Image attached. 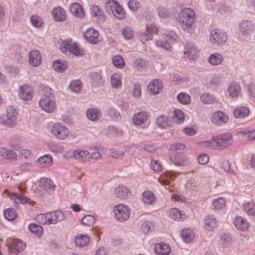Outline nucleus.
Segmentation results:
<instances>
[{"instance_id":"obj_55","label":"nucleus","mask_w":255,"mask_h":255,"mask_svg":"<svg viewBox=\"0 0 255 255\" xmlns=\"http://www.w3.org/2000/svg\"><path fill=\"white\" fill-rule=\"evenodd\" d=\"M174 119L178 123H182L184 120V115L180 110L174 111Z\"/></svg>"},{"instance_id":"obj_59","label":"nucleus","mask_w":255,"mask_h":255,"mask_svg":"<svg viewBox=\"0 0 255 255\" xmlns=\"http://www.w3.org/2000/svg\"><path fill=\"white\" fill-rule=\"evenodd\" d=\"M67 51L75 56H79L81 54V51L76 44L69 43Z\"/></svg>"},{"instance_id":"obj_42","label":"nucleus","mask_w":255,"mask_h":255,"mask_svg":"<svg viewBox=\"0 0 255 255\" xmlns=\"http://www.w3.org/2000/svg\"><path fill=\"white\" fill-rule=\"evenodd\" d=\"M201 101L205 104H211L215 101L214 97L208 93L202 94L200 96Z\"/></svg>"},{"instance_id":"obj_35","label":"nucleus","mask_w":255,"mask_h":255,"mask_svg":"<svg viewBox=\"0 0 255 255\" xmlns=\"http://www.w3.org/2000/svg\"><path fill=\"white\" fill-rule=\"evenodd\" d=\"M243 206L244 210L248 215L255 216V204L253 201L245 203Z\"/></svg>"},{"instance_id":"obj_17","label":"nucleus","mask_w":255,"mask_h":255,"mask_svg":"<svg viewBox=\"0 0 255 255\" xmlns=\"http://www.w3.org/2000/svg\"><path fill=\"white\" fill-rule=\"evenodd\" d=\"M90 11L92 16L98 17L99 22L102 23L105 21L106 17L99 6L93 5L91 6Z\"/></svg>"},{"instance_id":"obj_43","label":"nucleus","mask_w":255,"mask_h":255,"mask_svg":"<svg viewBox=\"0 0 255 255\" xmlns=\"http://www.w3.org/2000/svg\"><path fill=\"white\" fill-rule=\"evenodd\" d=\"M118 4L114 0H109L105 3V8L109 14L112 13Z\"/></svg>"},{"instance_id":"obj_19","label":"nucleus","mask_w":255,"mask_h":255,"mask_svg":"<svg viewBox=\"0 0 255 255\" xmlns=\"http://www.w3.org/2000/svg\"><path fill=\"white\" fill-rule=\"evenodd\" d=\"M69 10L74 15L82 18L84 16V12L82 6L77 2L71 4Z\"/></svg>"},{"instance_id":"obj_61","label":"nucleus","mask_w":255,"mask_h":255,"mask_svg":"<svg viewBox=\"0 0 255 255\" xmlns=\"http://www.w3.org/2000/svg\"><path fill=\"white\" fill-rule=\"evenodd\" d=\"M156 45L167 51H169L171 48L170 43L167 40L163 41L161 40H158L156 41Z\"/></svg>"},{"instance_id":"obj_48","label":"nucleus","mask_w":255,"mask_h":255,"mask_svg":"<svg viewBox=\"0 0 255 255\" xmlns=\"http://www.w3.org/2000/svg\"><path fill=\"white\" fill-rule=\"evenodd\" d=\"M225 205V200L223 198H220L214 200L213 206L215 210H220Z\"/></svg>"},{"instance_id":"obj_2","label":"nucleus","mask_w":255,"mask_h":255,"mask_svg":"<svg viewBox=\"0 0 255 255\" xmlns=\"http://www.w3.org/2000/svg\"><path fill=\"white\" fill-rule=\"evenodd\" d=\"M66 158H74L76 159L81 158L82 159H87L88 158H93L97 159L101 157V154L97 151H92L91 153L88 150L77 149L74 151H69L64 155Z\"/></svg>"},{"instance_id":"obj_54","label":"nucleus","mask_w":255,"mask_h":255,"mask_svg":"<svg viewBox=\"0 0 255 255\" xmlns=\"http://www.w3.org/2000/svg\"><path fill=\"white\" fill-rule=\"evenodd\" d=\"M95 222V218L94 217L90 215H87L85 216L82 219H81V223L83 225L90 226L92 225H93Z\"/></svg>"},{"instance_id":"obj_63","label":"nucleus","mask_w":255,"mask_h":255,"mask_svg":"<svg viewBox=\"0 0 255 255\" xmlns=\"http://www.w3.org/2000/svg\"><path fill=\"white\" fill-rule=\"evenodd\" d=\"M241 133L248 135V139L249 140H253L255 139V130H249L247 129L241 131Z\"/></svg>"},{"instance_id":"obj_51","label":"nucleus","mask_w":255,"mask_h":255,"mask_svg":"<svg viewBox=\"0 0 255 255\" xmlns=\"http://www.w3.org/2000/svg\"><path fill=\"white\" fill-rule=\"evenodd\" d=\"M112 62L113 64L119 68H122L125 65L123 58L120 55L115 56L113 58Z\"/></svg>"},{"instance_id":"obj_31","label":"nucleus","mask_w":255,"mask_h":255,"mask_svg":"<svg viewBox=\"0 0 255 255\" xmlns=\"http://www.w3.org/2000/svg\"><path fill=\"white\" fill-rule=\"evenodd\" d=\"M147 118L146 112H141L135 115L132 118V122L134 124L140 125L142 124Z\"/></svg>"},{"instance_id":"obj_20","label":"nucleus","mask_w":255,"mask_h":255,"mask_svg":"<svg viewBox=\"0 0 255 255\" xmlns=\"http://www.w3.org/2000/svg\"><path fill=\"white\" fill-rule=\"evenodd\" d=\"M234 224L237 229L242 231H246L249 227L248 222L246 219L241 217L236 218L234 220Z\"/></svg>"},{"instance_id":"obj_5","label":"nucleus","mask_w":255,"mask_h":255,"mask_svg":"<svg viewBox=\"0 0 255 255\" xmlns=\"http://www.w3.org/2000/svg\"><path fill=\"white\" fill-rule=\"evenodd\" d=\"M232 135L228 133L221 134L214 137L213 140L216 143V146L220 148L228 147L232 143Z\"/></svg>"},{"instance_id":"obj_50","label":"nucleus","mask_w":255,"mask_h":255,"mask_svg":"<svg viewBox=\"0 0 255 255\" xmlns=\"http://www.w3.org/2000/svg\"><path fill=\"white\" fill-rule=\"evenodd\" d=\"M147 65V62L142 58L136 59L133 62V65L138 70L145 68Z\"/></svg>"},{"instance_id":"obj_44","label":"nucleus","mask_w":255,"mask_h":255,"mask_svg":"<svg viewBox=\"0 0 255 255\" xmlns=\"http://www.w3.org/2000/svg\"><path fill=\"white\" fill-rule=\"evenodd\" d=\"M178 101L182 104L187 105L190 103V97L185 93H180L177 97Z\"/></svg>"},{"instance_id":"obj_9","label":"nucleus","mask_w":255,"mask_h":255,"mask_svg":"<svg viewBox=\"0 0 255 255\" xmlns=\"http://www.w3.org/2000/svg\"><path fill=\"white\" fill-rule=\"evenodd\" d=\"M83 35L86 40L91 44H96L99 41L98 39L99 33L93 28L88 29L83 33Z\"/></svg>"},{"instance_id":"obj_29","label":"nucleus","mask_w":255,"mask_h":255,"mask_svg":"<svg viewBox=\"0 0 255 255\" xmlns=\"http://www.w3.org/2000/svg\"><path fill=\"white\" fill-rule=\"evenodd\" d=\"M223 60V57L222 54L219 53L212 54L209 58V62L213 66L220 65Z\"/></svg>"},{"instance_id":"obj_1","label":"nucleus","mask_w":255,"mask_h":255,"mask_svg":"<svg viewBox=\"0 0 255 255\" xmlns=\"http://www.w3.org/2000/svg\"><path fill=\"white\" fill-rule=\"evenodd\" d=\"M195 11L190 8H186L179 14L178 21L182 28L187 32L191 30V26L195 21Z\"/></svg>"},{"instance_id":"obj_53","label":"nucleus","mask_w":255,"mask_h":255,"mask_svg":"<svg viewBox=\"0 0 255 255\" xmlns=\"http://www.w3.org/2000/svg\"><path fill=\"white\" fill-rule=\"evenodd\" d=\"M111 84L114 88H117L121 85L120 77L118 74H114L111 77Z\"/></svg>"},{"instance_id":"obj_8","label":"nucleus","mask_w":255,"mask_h":255,"mask_svg":"<svg viewBox=\"0 0 255 255\" xmlns=\"http://www.w3.org/2000/svg\"><path fill=\"white\" fill-rule=\"evenodd\" d=\"M199 50L193 43H188L184 48V54L190 60L196 59L198 55Z\"/></svg>"},{"instance_id":"obj_30","label":"nucleus","mask_w":255,"mask_h":255,"mask_svg":"<svg viewBox=\"0 0 255 255\" xmlns=\"http://www.w3.org/2000/svg\"><path fill=\"white\" fill-rule=\"evenodd\" d=\"M90 242V238L86 235H80L75 239V244L77 247H83L86 246Z\"/></svg>"},{"instance_id":"obj_62","label":"nucleus","mask_w":255,"mask_h":255,"mask_svg":"<svg viewBox=\"0 0 255 255\" xmlns=\"http://www.w3.org/2000/svg\"><path fill=\"white\" fill-rule=\"evenodd\" d=\"M129 8L132 11L137 10L140 6V3L135 0H130L128 2Z\"/></svg>"},{"instance_id":"obj_52","label":"nucleus","mask_w":255,"mask_h":255,"mask_svg":"<svg viewBox=\"0 0 255 255\" xmlns=\"http://www.w3.org/2000/svg\"><path fill=\"white\" fill-rule=\"evenodd\" d=\"M167 121V118L164 115H161L156 119L157 124L159 127L162 128H165L167 127L168 125Z\"/></svg>"},{"instance_id":"obj_25","label":"nucleus","mask_w":255,"mask_h":255,"mask_svg":"<svg viewBox=\"0 0 255 255\" xmlns=\"http://www.w3.org/2000/svg\"><path fill=\"white\" fill-rule=\"evenodd\" d=\"M170 252V247L166 244H158L155 245V252L158 255H168Z\"/></svg>"},{"instance_id":"obj_15","label":"nucleus","mask_w":255,"mask_h":255,"mask_svg":"<svg viewBox=\"0 0 255 255\" xmlns=\"http://www.w3.org/2000/svg\"><path fill=\"white\" fill-rule=\"evenodd\" d=\"M39 186L44 191L51 193L54 190L55 185L53 181L49 178H42L39 181Z\"/></svg>"},{"instance_id":"obj_33","label":"nucleus","mask_w":255,"mask_h":255,"mask_svg":"<svg viewBox=\"0 0 255 255\" xmlns=\"http://www.w3.org/2000/svg\"><path fill=\"white\" fill-rule=\"evenodd\" d=\"M161 89V84H160L159 81L156 79L151 82L148 86L149 91L153 94H158L159 92V90Z\"/></svg>"},{"instance_id":"obj_34","label":"nucleus","mask_w":255,"mask_h":255,"mask_svg":"<svg viewBox=\"0 0 255 255\" xmlns=\"http://www.w3.org/2000/svg\"><path fill=\"white\" fill-rule=\"evenodd\" d=\"M143 201L147 204H152L156 200V196L150 191H146L143 193Z\"/></svg>"},{"instance_id":"obj_27","label":"nucleus","mask_w":255,"mask_h":255,"mask_svg":"<svg viewBox=\"0 0 255 255\" xmlns=\"http://www.w3.org/2000/svg\"><path fill=\"white\" fill-rule=\"evenodd\" d=\"M0 124L4 126L12 127L16 124V117L14 116H9L2 117L0 118Z\"/></svg>"},{"instance_id":"obj_49","label":"nucleus","mask_w":255,"mask_h":255,"mask_svg":"<svg viewBox=\"0 0 255 255\" xmlns=\"http://www.w3.org/2000/svg\"><path fill=\"white\" fill-rule=\"evenodd\" d=\"M71 91L75 93H79L81 89V82L80 80L72 81L69 85Z\"/></svg>"},{"instance_id":"obj_3","label":"nucleus","mask_w":255,"mask_h":255,"mask_svg":"<svg viewBox=\"0 0 255 255\" xmlns=\"http://www.w3.org/2000/svg\"><path fill=\"white\" fill-rule=\"evenodd\" d=\"M53 160H29L21 163L20 168L21 170H29L32 168H46L52 165Z\"/></svg>"},{"instance_id":"obj_13","label":"nucleus","mask_w":255,"mask_h":255,"mask_svg":"<svg viewBox=\"0 0 255 255\" xmlns=\"http://www.w3.org/2000/svg\"><path fill=\"white\" fill-rule=\"evenodd\" d=\"M42 56L40 52L36 50L31 51L29 53V63L33 66H37L40 64Z\"/></svg>"},{"instance_id":"obj_22","label":"nucleus","mask_w":255,"mask_h":255,"mask_svg":"<svg viewBox=\"0 0 255 255\" xmlns=\"http://www.w3.org/2000/svg\"><path fill=\"white\" fill-rule=\"evenodd\" d=\"M52 12L54 19L56 21H63L66 19V15L65 11L60 7L53 8Z\"/></svg>"},{"instance_id":"obj_18","label":"nucleus","mask_w":255,"mask_h":255,"mask_svg":"<svg viewBox=\"0 0 255 255\" xmlns=\"http://www.w3.org/2000/svg\"><path fill=\"white\" fill-rule=\"evenodd\" d=\"M49 218L50 224H56L58 222L62 221L64 218L63 213L58 210L53 212L48 213V217Z\"/></svg>"},{"instance_id":"obj_45","label":"nucleus","mask_w":255,"mask_h":255,"mask_svg":"<svg viewBox=\"0 0 255 255\" xmlns=\"http://www.w3.org/2000/svg\"><path fill=\"white\" fill-rule=\"evenodd\" d=\"M30 22L32 26L36 28H39L42 25V20L40 17L37 15H32L31 16Z\"/></svg>"},{"instance_id":"obj_46","label":"nucleus","mask_w":255,"mask_h":255,"mask_svg":"<svg viewBox=\"0 0 255 255\" xmlns=\"http://www.w3.org/2000/svg\"><path fill=\"white\" fill-rule=\"evenodd\" d=\"M4 216L8 221L13 220L16 217V213L13 208H9L4 210Z\"/></svg>"},{"instance_id":"obj_37","label":"nucleus","mask_w":255,"mask_h":255,"mask_svg":"<svg viewBox=\"0 0 255 255\" xmlns=\"http://www.w3.org/2000/svg\"><path fill=\"white\" fill-rule=\"evenodd\" d=\"M9 197L13 200H14L15 203H21L25 204L28 202L29 199L16 193H12L9 195Z\"/></svg>"},{"instance_id":"obj_23","label":"nucleus","mask_w":255,"mask_h":255,"mask_svg":"<svg viewBox=\"0 0 255 255\" xmlns=\"http://www.w3.org/2000/svg\"><path fill=\"white\" fill-rule=\"evenodd\" d=\"M25 247V244L20 240L17 241L8 247V250L12 253H17L23 250Z\"/></svg>"},{"instance_id":"obj_57","label":"nucleus","mask_w":255,"mask_h":255,"mask_svg":"<svg viewBox=\"0 0 255 255\" xmlns=\"http://www.w3.org/2000/svg\"><path fill=\"white\" fill-rule=\"evenodd\" d=\"M185 146L184 144L182 143H174L170 146V149L174 152H176V154L181 153L182 151L184 149Z\"/></svg>"},{"instance_id":"obj_26","label":"nucleus","mask_w":255,"mask_h":255,"mask_svg":"<svg viewBox=\"0 0 255 255\" xmlns=\"http://www.w3.org/2000/svg\"><path fill=\"white\" fill-rule=\"evenodd\" d=\"M228 90L229 95L233 98L237 97L241 92V87L237 83H232L228 87Z\"/></svg>"},{"instance_id":"obj_40","label":"nucleus","mask_w":255,"mask_h":255,"mask_svg":"<svg viewBox=\"0 0 255 255\" xmlns=\"http://www.w3.org/2000/svg\"><path fill=\"white\" fill-rule=\"evenodd\" d=\"M112 14L120 20L123 19L126 16V12L123 7L118 4Z\"/></svg>"},{"instance_id":"obj_4","label":"nucleus","mask_w":255,"mask_h":255,"mask_svg":"<svg viewBox=\"0 0 255 255\" xmlns=\"http://www.w3.org/2000/svg\"><path fill=\"white\" fill-rule=\"evenodd\" d=\"M114 212L115 218L121 222L127 220L130 215V210L128 207L123 204L115 206Z\"/></svg>"},{"instance_id":"obj_38","label":"nucleus","mask_w":255,"mask_h":255,"mask_svg":"<svg viewBox=\"0 0 255 255\" xmlns=\"http://www.w3.org/2000/svg\"><path fill=\"white\" fill-rule=\"evenodd\" d=\"M206 227L209 231L212 230L214 228L216 227L217 225V220L212 216H207L205 219Z\"/></svg>"},{"instance_id":"obj_56","label":"nucleus","mask_w":255,"mask_h":255,"mask_svg":"<svg viewBox=\"0 0 255 255\" xmlns=\"http://www.w3.org/2000/svg\"><path fill=\"white\" fill-rule=\"evenodd\" d=\"M98 112L94 109H90L87 110L86 115L88 119L91 121H95L98 119Z\"/></svg>"},{"instance_id":"obj_6","label":"nucleus","mask_w":255,"mask_h":255,"mask_svg":"<svg viewBox=\"0 0 255 255\" xmlns=\"http://www.w3.org/2000/svg\"><path fill=\"white\" fill-rule=\"evenodd\" d=\"M227 36L226 33L220 29H215L211 31L210 40L213 43L224 44L227 41Z\"/></svg>"},{"instance_id":"obj_21","label":"nucleus","mask_w":255,"mask_h":255,"mask_svg":"<svg viewBox=\"0 0 255 255\" xmlns=\"http://www.w3.org/2000/svg\"><path fill=\"white\" fill-rule=\"evenodd\" d=\"M114 193L117 198L122 199H126L128 196V189L124 185H120L116 187Z\"/></svg>"},{"instance_id":"obj_36","label":"nucleus","mask_w":255,"mask_h":255,"mask_svg":"<svg viewBox=\"0 0 255 255\" xmlns=\"http://www.w3.org/2000/svg\"><path fill=\"white\" fill-rule=\"evenodd\" d=\"M183 241L186 243L190 242L194 238L193 232L188 229H183L181 232Z\"/></svg>"},{"instance_id":"obj_60","label":"nucleus","mask_w":255,"mask_h":255,"mask_svg":"<svg viewBox=\"0 0 255 255\" xmlns=\"http://www.w3.org/2000/svg\"><path fill=\"white\" fill-rule=\"evenodd\" d=\"M151 169L156 172H160L162 171V165L159 160H151L150 163Z\"/></svg>"},{"instance_id":"obj_24","label":"nucleus","mask_w":255,"mask_h":255,"mask_svg":"<svg viewBox=\"0 0 255 255\" xmlns=\"http://www.w3.org/2000/svg\"><path fill=\"white\" fill-rule=\"evenodd\" d=\"M249 112L250 111L248 107L240 106L234 110L233 114L236 118H243L247 116Z\"/></svg>"},{"instance_id":"obj_41","label":"nucleus","mask_w":255,"mask_h":255,"mask_svg":"<svg viewBox=\"0 0 255 255\" xmlns=\"http://www.w3.org/2000/svg\"><path fill=\"white\" fill-rule=\"evenodd\" d=\"M29 230L35 235L40 236L43 232V228L36 224H30L29 226Z\"/></svg>"},{"instance_id":"obj_14","label":"nucleus","mask_w":255,"mask_h":255,"mask_svg":"<svg viewBox=\"0 0 255 255\" xmlns=\"http://www.w3.org/2000/svg\"><path fill=\"white\" fill-rule=\"evenodd\" d=\"M254 24L251 21L243 20L239 24V30L244 35L249 34L254 29Z\"/></svg>"},{"instance_id":"obj_28","label":"nucleus","mask_w":255,"mask_h":255,"mask_svg":"<svg viewBox=\"0 0 255 255\" xmlns=\"http://www.w3.org/2000/svg\"><path fill=\"white\" fill-rule=\"evenodd\" d=\"M0 155L6 159H13L16 158V153L12 150L7 149L4 147H0Z\"/></svg>"},{"instance_id":"obj_12","label":"nucleus","mask_w":255,"mask_h":255,"mask_svg":"<svg viewBox=\"0 0 255 255\" xmlns=\"http://www.w3.org/2000/svg\"><path fill=\"white\" fill-rule=\"evenodd\" d=\"M32 88L28 85H23L20 87L18 95L20 99L28 101L32 98Z\"/></svg>"},{"instance_id":"obj_10","label":"nucleus","mask_w":255,"mask_h":255,"mask_svg":"<svg viewBox=\"0 0 255 255\" xmlns=\"http://www.w3.org/2000/svg\"><path fill=\"white\" fill-rule=\"evenodd\" d=\"M39 104L41 109L47 113H52L55 109V103L51 99L41 98Z\"/></svg>"},{"instance_id":"obj_39","label":"nucleus","mask_w":255,"mask_h":255,"mask_svg":"<svg viewBox=\"0 0 255 255\" xmlns=\"http://www.w3.org/2000/svg\"><path fill=\"white\" fill-rule=\"evenodd\" d=\"M170 216L175 220H184L185 218V215L182 214L180 211L177 208H173L171 210Z\"/></svg>"},{"instance_id":"obj_7","label":"nucleus","mask_w":255,"mask_h":255,"mask_svg":"<svg viewBox=\"0 0 255 255\" xmlns=\"http://www.w3.org/2000/svg\"><path fill=\"white\" fill-rule=\"evenodd\" d=\"M52 133L60 139L66 138L69 134V130L64 126L62 124L57 123H55L52 129Z\"/></svg>"},{"instance_id":"obj_16","label":"nucleus","mask_w":255,"mask_h":255,"mask_svg":"<svg viewBox=\"0 0 255 255\" xmlns=\"http://www.w3.org/2000/svg\"><path fill=\"white\" fill-rule=\"evenodd\" d=\"M91 83L93 86L99 87L103 85V80L101 74L96 72L90 73Z\"/></svg>"},{"instance_id":"obj_64","label":"nucleus","mask_w":255,"mask_h":255,"mask_svg":"<svg viewBox=\"0 0 255 255\" xmlns=\"http://www.w3.org/2000/svg\"><path fill=\"white\" fill-rule=\"evenodd\" d=\"M143 149L148 152H153L157 149V146L155 144L148 142L144 145Z\"/></svg>"},{"instance_id":"obj_58","label":"nucleus","mask_w":255,"mask_h":255,"mask_svg":"<svg viewBox=\"0 0 255 255\" xmlns=\"http://www.w3.org/2000/svg\"><path fill=\"white\" fill-rule=\"evenodd\" d=\"M122 34L126 39H130L131 38L133 35V31L129 27H126L123 29Z\"/></svg>"},{"instance_id":"obj_47","label":"nucleus","mask_w":255,"mask_h":255,"mask_svg":"<svg viewBox=\"0 0 255 255\" xmlns=\"http://www.w3.org/2000/svg\"><path fill=\"white\" fill-rule=\"evenodd\" d=\"M48 217V213L45 214H41L37 215L36 217V220L38 222L41 224L49 225V218Z\"/></svg>"},{"instance_id":"obj_32","label":"nucleus","mask_w":255,"mask_h":255,"mask_svg":"<svg viewBox=\"0 0 255 255\" xmlns=\"http://www.w3.org/2000/svg\"><path fill=\"white\" fill-rule=\"evenodd\" d=\"M53 66L55 71L59 72H63L67 68L68 65L65 61L57 60L53 61Z\"/></svg>"},{"instance_id":"obj_11","label":"nucleus","mask_w":255,"mask_h":255,"mask_svg":"<svg viewBox=\"0 0 255 255\" xmlns=\"http://www.w3.org/2000/svg\"><path fill=\"white\" fill-rule=\"evenodd\" d=\"M228 120V117L221 111L215 112L212 116V123L217 126H220L222 123H226Z\"/></svg>"}]
</instances>
